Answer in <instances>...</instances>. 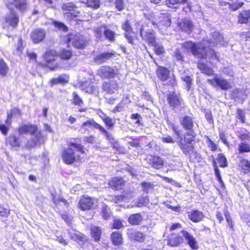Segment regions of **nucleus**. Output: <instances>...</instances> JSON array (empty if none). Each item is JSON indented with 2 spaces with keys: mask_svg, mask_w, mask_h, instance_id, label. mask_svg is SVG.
Returning a JSON list of instances; mask_svg holds the SVG:
<instances>
[{
  "mask_svg": "<svg viewBox=\"0 0 250 250\" xmlns=\"http://www.w3.org/2000/svg\"><path fill=\"white\" fill-rule=\"evenodd\" d=\"M180 124L187 131L183 134H182V131L175 125L172 124L171 128L178 138L176 143L179 148L183 154L188 157L189 161H191V155H193L195 158L199 155L197 151H195L197 134L194 129V118L185 115L180 120Z\"/></svg>",
  "mask_w": 250,
  "mask_h": 250,
  "instance_id": "obj_1",
  "label": "nucleus"
},
{
  "mask_svg": "<svg viewBox=\"0 0 250 250\" xmlns=\"http://www.w3.org/2000/svg\"><path fill=\"white\" fill-rule=\"evenodd\" d=\"M67 147L62 149L61 153V157L64 163L70 165L74 163H81L82 157L78 153L86 154L87 150L80 143L74 142H68Z\"/></svg>",
  "mask_w": 250,
  "mask_h": 250,
  "instance_id": "obj_2",
  "label": "nucleus"
},
{
  "mask_svg": "<svg viewBox=\"0 0 250 250\" xmlns=\"http://www.w3.org/2000/svg\"><path fill=\"white\" fill-rule=\"evenodd\" d=\"M182 46L186 49L190 48L192 54L199 59L205 60L207 58V47L201 42L187 41L182 44Z\"/></svg>",
  "mask_w": 250,
  "mask_h": 250,
  "instance_id": "obj_3",
  "label": "nucleus"
},
{
  "mask_svg": "<svg viewBox=\"0 0 250 250\" xmlns=\"http://www.w3.org/2000/svg\"><path fill=\"white\" fill-rule=\"evenodd\" d=\"M166 99L168 107L172 110H181L185 107V102L179 93L169 91L166 96Z\"/></svg>",
  "mask_w": 250,
  "mask_h": 250,
  "instance_id": "obj_4",
  "label": "nucleus"
},
{
  "mask_svg": "<svg viewBox=\"0 0 250 250\" xmlns=\"http://www.w3.org/2000/svg\"><path fill=\"white\" fill-rule=\"evenodd\" d=\"M21 115L22 112L21 109L17 107L12 108L7 113L6 119L5 121V124H0V131L3 135L6 136L7 135L12 123L13 117L15 116H20Z\"/></svg>",
  "mask_w": 250,
  "mask_h": 250,
  "instance_id": "obj_5",
  "label": "nucleus"
},
{
  "mask_svg": "<svg viewBox=\"0 0 250 250\" xmlns=\"http://www.w3.org/2000/svg\"><path fill=\"white\" fill-rule=\"evenodd\" d=\"M58 58V52L54 49L47 48L44 51L42 56V58L44 62V66L49 67L50 70H54L58 67V64L50 66Z\"/></svg>",
  "mask_w": 250,
  "mask_h": 250,
  "instance_id": "obj_6",
  "label": "nucleus"
},
{
  "mask_svg": "<svg viewBox=\"0 0 250 250\" xmlns=\"http://www.w3.org/2000/svg\"><path fill=\"white\" fill-rule=\"evenodd\" d=\"M85 126H92L94 128L98 129L101 133L104 135L105 139L109 141H112L114 140L113 136L109 133L106 129L99 124L97 122H95L93 119L87 120L85 122H83L82 125V127L84 128Z\"/></svg>",
  "mask_w": 250,
  "mask_h": 250,
  "instance_id": "obj_7",
  "label": "nucleus"
},
{
  "mask_svg": "<svg viewBox=\"0 0 250 250\" xmlns=\"http://www.w3.org/2000/svg\"><path fill=\"white\" fill-rule=\"evenodd\" d=\"M77 8V5L73 1L63 3L61 6L62 10L66 12L64 14V15L70 20L74 19L80 16V12L76 10Z\"/></svg>",
  "mask_w": 250,
  "mask_h": 250,
  "instance_id": "obj_8",
  "label": "nucleus"
},
{
  "mask_svg": "<svg viewBox=\"0 0 250 250\" xmlns=\"http://www.w3.org/2000/svg\"><path fill=\"white\" fill-rule=\"evenodd\" d=\"M95 203V201L94 197L84 194L80 197L77 206L78 208L81 210L87 211L94 208Z\"/></svg>",
  "mask_w": 250,
  "mask_h": 250,
  "instance_id": "obj_9",
  "label": "nucleus"
},
{
  "mask_svg": "<svg viewBox=\"0 0 250 250\" xmlns=\"http://www.w3.org/2000/svg\"><path fill=\"white\" fill-rule=\"evenodd\" d=\"M207 82L213 86L219 87L222 90H227L232 88L230 82L226 79L219 77L216 74L212 79H209Z\"/></svg>",
  "mask_w": 250,
  "mask_h": 250,
  "instance_id": "obj_10",
  "label": "nucleus"
},
{
  "mask_svg": "<svg viewBox=\"0 0 250 250\" xmlns=\"http://www.w3.org/2000/svg\"><path fill=\"white\" fill-rule=\"evenodd\" d=\"M149 56L153 59V61L157 66L156 69V76L159 81L165 82L167 81L170 78V70L165 66L160 65L153 58V56L149 54Z\"/></svg>",
  "mask_w": 250,
  "mask_h": 250,
  "instance_id": "obj_11",
  "label": "nucleus"
},
{
  "mask_svg": "<svg viewBox=\"0 0 250 250\" xmlns=\"http://www.w3.org/2000/svg\"><path fill=\"white\" fill-rule=\"evenodd\" d=\"M47 33L45 29L38 27L32 30L30 37L34 44H39L44 41Z\"/></svg>",
  "mask_w": 250,
  "mask_h": 250,
  "instance_id": "obj_12",
  "label": "nucleus"
},
{
  "mask_svg": "<svg viewBox=\"0 0 250 250\" xmlns=\"http://www.w3.org/2000/svg\"><path fill=\"white\" fill-rule=\"evenodd\" d=\"M97 75L102 79H114L116 75L115 70L109 65H103L97 71Z\"/></svg>",
  "mask_w": 250,
  "mask_h": 250,
  "instance_id": "obj_13",
  "label": "nucleus"
},
{
  "mask_svg": "<svg viewBox=\"0 0 250 250\" xmlns=\"http://www.w3.org/2000/svg\"><path fill=\"white\" fill-rule=\"evenodd\" d=\"M38 131V126L36 125L31 124H23L17 128V132L20 135L26 134L34 135Z\"/></svg>",
  "mask_w": 250,
  "mask_h": 250,
  "instance_id": "obj_14",
  "label": "nucleus"
},
{
  "mask_svg": "<svg viewBox=\"0 0 250 250\" xmlns=\"http://www.w3.org/2000/svg\"><path fill=\"white\" fill-rule=\"evenodd\" d=\"M126 185V181L121 176H115L111 178L108 182L109 188L114 190H120L124 188Z\"/></svg>",
  "mask_w": 250,
  "mask_h": 250,
  "instance_id": "obj_15",
  "label": "nucleus"
},
{
  "mask_svg": "<svg viewBox=\"0 0 250 250\" xmlns=\"http://www.w3.org/2000/svg\"><path fill=\"white\" fill-rule=\"evenodd\" d=\"M147 162L151 167L156 169L162 168L164 166V160L157 155H149L147 157Z\"/></svg>",
  "mask_w": 250,
  "mask_h": 250,
  "instance_id": "obj_16",
  "label": "nucleus"
},
{
  "mask_svg": "<svg viewBox=\"0 0 250 250\" xmlns=\"http://www.w3.org/2000/svg\"><path fill=\"white\" fill-rule=\"evenodd\" d=\"M177 27L179 30L191 33L194 29V25L192 21L187 18H183L177 23Z\"/></svg>",
  "mask_w": 250,
  "mask_h": 250,
  "instance_id": "obj_17",
  "label": "nucleus"
},
{
  "mask_svg": "<svg viewBox=\"0 0 250 250\" xmlns=\"http://www.w3.org/2000/svg\"><path fill=\"white\" fill-rule=\"evenodd\" d=\"M4 20L5 23L13 28H16L20 21L18 14L13 10L7 14L4 17Z\"/></svg>",
  "mask_w": 250,
  "mask_h": 250,
  "instance_id": "obj_18",
  "label": "nucleus"
},
{
  "mask_svg": "<svg viewBox=\"0 0 250 250\" xmlns=\"http://www.w3.org/2000/svg\"><path fill=\"white\" fill-rule=\"evenodd\" d=\"M103 91L108 94H112L118 89V84L116 81L104 82L102 85Z\"/></svg>",
  "mask_w": 250,
  "mask_h": 250,
  "instance_id": "obj_19",
  "label": "nucleus"
},
{
  "mask_svg": "<svg viewBox=\"0 0 250 250\" xmlns=\"http://www.w3.org/2000/svg\"><path fill=\"white\" fill-rule=\"evenodd\" d=\"M73 46L77 49L84 48L87 43L88 40L83 35L80 34H74Z\"/></svg>",
  "mask_w": 250,
  "mask_h": 250,
  "instance_id": "obj_20",
  "label": "nucleus"
},
{
  "mask_svg": "<svg viewBox=\"0 0 250 250\" xmlns=\"http://www.w3.org/2000/svg\"><path fill=\"white\" fill-rule=\"evenodd\" d=\"M5 144L11 148L19 147L21 146V141L16 135L14 134H10L5 139Z\"/></svg>",
  "mask_w": 250,
  "mask_h": 250,
  "instance_id": "obj_21",
  "label": "nucleus"
},
{
  "mask_svg": "<svg viewBox=\"0 0 250 250\" xmlns=\"http://www.w3.org/2000/svg\"><path fill=\"white\" fill-rule=\"evenodd\" d=\"M230 96L234 101L243 104L247 97V94L242 90L236 88L231 91Z\"/></svg>",
  "mask_w": 250,
  "mask_h": 250,
  "instance_id": "obj_22",
  "label": "nucleus"
},
{
  "mask_svg": "<svg viewBox=\"0 0 250 250\" xmlns=\"http://www.w3.org/2000/svg\"><path fill=\"white\" fill-rule=\"evenodd\" d=\"M69 81V76L66 74L60 75L57 78H52L50 80L49 84L51 86L58 84L64 85L67 84Z\"/></svg>",
  "mask_w": 250,
  "mask_h": 250,
  "instance_id": "obj_23",
  "label": "nucleus"
},
{
  "mask_svg": "<svg viewBox=\"0 0 250 250\" xmlns=\"http://www.w3.org/2000/svg\"><path fill=\"white\" fill-rule=\"evenodd\" d=\"M127 234L130 239L138 242H143L146 238V235L142 232L133 229H128Z\"/></svg>",
  "mask_w": 250,
  "mask_h": 250,
  "instance_id": "obj_24",
  "label": "nucleus"
},
{
  "mask_svg": "<svg viewBox=\"0 0 250 250\" xmlns=\"http://www.w3.org/2000/svg\"><path fill=\"white\" fill-rule=\"evenodd\" d=\"M188 2V0H165V4L167 8L176 11L180 5L186 4Z\"/></svg>",
  "mask_w": 250,
  "mask_h": 250,
  "instance_id": "obj_25",
  "label": "nucleus"
},
{
  "mask_svg": "<svg viewBox=\"0 0 250 250\" xmlns=\"http://www.w3.org/2000/svg\"><path fill=\"white\" fill-rule=\"evenodd\" d=\"M197 67L201 73L205 75L211 76L214 75L213 68L209 66L208 64L204 62H198L197 63Z\"/></svg>",
  "mask_w": 250,
  "mask_h": 250,
  "instance_id": "obj_26",
  "label": "nucleus"
},
{
  "mask_svg": "<svg viewBox=\"0 0 250 250\" xmlns=\"http://www.w3.org/2000/svg\"><path fill=\"white\" fill-rule=\"evenodd\" d=\"M115 56V52H104L96 56L94 60L100 63L104 62Z\"/></svg>",
  "mask_w": 250,
  "mask_h": 250,
  "instance_id": "obj_27",
  "label": "nucleus"
},
{
  "mask_svg": "<svg viewBox=\"0 0 250 250\" xmlns=\"http://www.w3.org/2000/svg\"><path fill=\"white\" fill-rule=\"evenodd\" d=\"M11 4L20 12H24L28 9L27 0H12Z\"/></svg>",
  "mask_w": 250,
  "mask_h": 250,
  "instance_id": "obj_28",
  "label": "nucleus"
},
{
  "mask_svg": "<svg viewBox=\"0 0 250 250\" xmlns=\"http://www.w3.org/2000/svg\"><path fill=\"white\" fill-rule=\"evenodd\" d=\"M182 232L190 248L193 250H197L198 248V246L194 237L187 231L183 230Z\"/></svg>",
  "mask_w": 250,
  "mask_h": 250,
  "instance_id": "obj_29",
  "label": "nucleus"
},
{
  "mask_svg": "<svg viewBox=\"0 0 250 250\" xmlns=\"http://www.w3.org/2000/svg\"><path fill=\"white\" fill-rule=\"evenodd\" d=\"M250 19V10H244L238 15V22L240 24L247 23Z\"/></svg>",
  "mask_w": 250,
  "mask_h": 250,
  "instance_id": "obj_30",
  "label": "nucleus"
},
{
  "mask_svg": "<svg viewBox=\"0 0 250 250\" xmlns=\"http://www.w3.org/2000/svg\"><path fill=\"white\" fill-rule=\"evenodd\" d=\"M81 3L93 10H97L100 7L101 0H80Z\"/></svg>",
  "mask_w": 250,
  "mask_h": 250,
  "instance_id": "obj_31",
  "label": "nucleus"
},
{
  "mask_svg": "<svg viewBox=\"0 0 250 250\" xmlns=\"http://www.w3.org/2000/svg\"><path fill=\"white\" fill-rule=\"evenodd\" d=\"M145 41L151 46L156 45V39L153 30L147 31L145 35Z\"/></svg>",
  "mask_w": 250,
  "mask_h": 250,
  "instance_id": "obj_32",
  "label": "nucleus"
},
{
  "mask_svg": "<svg viewBox=\"0 0 250 250\" xmlns=\"http://www.w3.org/2000/svg\"><path fill=\"white\" fill-rule=\"evenodd\" d=\"M73 56V51L72 50L62 48L58 53V57L62 60L67 61L70 60Z\"/></svg>",
  "mask_w": 250,
  "mask_h": 250,
  "instance_id": "obj_33",
  "label": "nucleus"
},
{
  "mask_svg": "<svg viewBox=\"0 0 250 250\" xmlns=\"http://www.w3.org/2000/svg\"><path fill=\"white\" fill-rule=\"evenodd\" d=\"M127 101L126 103L128 104L131 102L128 96L123 97L122 100L112 109L111 112L115 114L117 112H121L125 106L124 105V101Z\"/></svg>",
  "mask_w": 250,
  "mask_h": 250,
  "instance_id": "obj_34",
  "label": "nucleus"
},
{
  "mask_svg": "<svg viewBox=\"0 0 250 250\" xmlns=\"http://www.w3.org/2000/svg\"><path fill=\"white\" fill-rule=\"evenodd\" d=\"M91 234L92 238L95 241H98L100 240L102 234V229L99 227L93 226L90 229Z\"/></svg>",
  "mask_w": 250,
  "mask_h": 250,
  "instance_id": "obj_35",
  "label": "nucleus"
},
{
  "mask_svg": "<svg viewBox=\"0 0 250 250\" xmlns=\"http://www.w3.org/2000/svg\"><path fill=\"white\" fill-rule=\"evenodd\" d=\"M111 239L113 244L115 246H119L122 244L123 238L122 234L118 232H114L111 234Z\"/></svg>",
  "mask_w": 250,
  "mask_h": 250,
  "instance_id": "obj_36",
  "label": "nucleus"
},
{
  "mask_svg": "<svg viewBox=\"0 0 250 250\" xmlns=\"http://www.w3.org/2000/svg\"><path fill=\"white\" fill-rule=\"evenodd\" d=\"M9 72V67L2 58H0V76L6 77Z\"/></svg>",
  "mask_w": 250,
  "mask_h": 250,
  "instance_id": "obj_37",
  "label": "nucleus"
},
{
  "mask_svg": "<svg viewBox=\"0 0 250 250\" xmlns=\"http://www.w3.org/2000/svg\"><path fill=\"white\" fill-rule=\"evenodd\" d=\"M52 25L58 30L63 32H66L68 31V27L62 22L53 20L51 22Z\"/></svg>",
  "mask_w": 250,
  "mask_h": 250,
  "instance_id": "obj_38",
  "label": "nucleus"
},
{
  "mask_svg": "<svg viewBox=\"0 0 250 250\" xmlns=\"http://www.w3.org/2000/svg\"><path fill=\"white\" fill-rule=\"evenodd\" d=\"M102 121L106 127L107 130H111L114 128L115 122L114 120L111 118L110 116L107 115L106 117L103 119Z\"/></svg>",
  "mask_w": 250,
  "mask_h": 250,
  "instance_id": "obj_39",
  "label": "nucleus"
},
{
  "mask_svg": "<svg viewBox=\"0 0 250 250\" xmlns=\"http://www.w3.org/2000/svg\"><path fill=\"white\" fill-rule=\"evenodd\" d=\"M82 90L85 92L93 93L96 90L95 86L87 82H83L81 84Z\"/></svg>",
  "mask_w": 250,
  "mask_h": 250,
  "instance_id": "obj_40",
  "label": "nucleus"
},
{
  "mask_svg": "<svg viewBox=\"0 0 250 250\" xmlns=\"http://www.w3.org/2000/svg\"><path fill=\"white\" fill-rule=\"evenodd\" d=\"M238 153H244L250 152V145L245 142H241L238 146Z\"/></svg>",
  "mask_w": 250,
  "mask_h": 250,
  "instance_id": "obj_41",
  "label": "nucleus"
},
{
  "mask_svg": "<svg viewBox=\"0 0 250 250\" xmlns=\"http://www.w3.org/2000/svg\"><path fill=\"white\" fill-rule=\"evenodd\" d=\"M101 214L104 219H108L112 216L110 209L105 204L103 205L102 207Z\"/></svg>",
  "mask_w": 250,
  "mask_h": 250,
  "instance_id": "obj_42",
  "label": "nucleus"
},
{
  "mask_svg": "<svg viewBox=\"0 0 250 250\" xmlns=\"http://www.w3.org/2000/svg\"><path fill=\"white\" fill-rule=\"evenodd\" d=\"M162 20L160 21L162 26L166 27H170L171 24V18L170 15L167 14H162Z\"/></svg>",
  "mask_w": 250,
  "mask_h": 250,
  "instance_id": "obj_43",
  "label": "nucleus"
},
{
  "mask_svg": "<svg viewBox=\"0 0 250 250\" xmlns=\"http://www.w3.org/2000/svg\"><path fill=\"white\" fill-rule=\"evenodd\" d=\"M183 241V238L182 236H176L175 238L170 237L168 239V245L171 247H178Z\"/></svg>",
  "mask_w": 250,
  "mask_h": 250,
  "instance_id": "obj_44",
  "label": "nucleus"
},
{
  "mask_svg": "<svg viewBox=\"0 0 250 250\" xmlns=\"http://www.w3.org/2000/svg\"><path fill=\"white\" fill-rule=\"evenodd\" d=\"M69 234L71 239L75 241H83L84 239V235L79 231H76V230L69 231Z\"/></svg>",
  "mask_w": 250,
  "mask_h": 250,
  "instance_id": "obj_45",
  "label": "nucleus"
},
{
  "mask_svg": "<svg viewBox=\"0 0 250 250\" xmlns=\"http://www.w3.org/2000/svg\"><path fill=\"white\" fill-rule=\"evenodd\" d=\"M40 136L36 135L35 137L30 139L27 141L25 144V146L28 148L34 147L39 142H40Z\"/></svg>",
  "mask_w": 250,
  "mask_h": 250,
  "instance_id": "obj_46",
  "label": "nucleus"
},
{
  "mask_svg": "<svg viewBox=\"0 0 250 250\" xmlns=\"http://www.w3.org/2000/svg\"><path fill=\"white\" fill-rule=\"evenodd\" d=\"M239 167L245 173L250 171V162L247 159H242L240 161Z\"/></svg>",
  "mask_w": 250,
  "mask_h": 250,
  "instance_id": "obj_47",
  "label": "nucleus"
},
{
  "mask_svg": "<svg viewBox=\"0 0 250 250\" xmlns=\"http://www.w3.org/2000/svg\"><path fill=\"white\" fill-rule=\"evenodd\" d=\"M216 160L219 164V166L221 167H225L228 166L227 160L223 153H219L217 155Z\"/></svg>",
  "mask_w": 250,
  "mask_h": 250,
  "instance_id": "obj_48",
  "label": "nucleus"
},
{
  "mask_svg": "<svg viewBox=\"0 0 250 250\" xmlns=\"http://www.w3.org/2000/svg\"><path fill=\"white\" fill-rule=\"evenodd\" d=\"M189 219H202L204 217V213L198 209H194L188 214Z\"/></svg>",
  "mask_w": 250,
  "mask_h": 250,
  "instance_id": "obj_49",
  "label": "nucleus"
},
{
  "mask_svg": "<svg viewBox=\"0 0 250 250\" xmlns=\"http://www.w3.org/2000/svg\"><path fill=\"white\" fill-rule=\"evenodd\" d=\"M104 34L105 38L110 42H113L115 41V33L109 29V28H105L104 31Z\"/></svg>",
  "mask_w": 250,
  "mask_h": 250,
  "instance_id": "obj_50",
  "label": "nucleus"
},
{
  "mask_svg": "<svg viewBox=\"0 0 250 250\" xmlns=\"http://www.w3.org/2000/svg\"><path fill=\"white\" fill-rule=\"evenodd\" d=\"M72 103L73 104L80 106L83 104V99L79 96L77 92H73L72 93Z\"/></svg>",
  "mask_w": 250,
  "mask_h": 250,
  "instance_id": "obj_51",
  "label": "nucleus"
},
{
  "mask_svg": "<svg viewBox=\"0 0 250 250\" xmlns=\"http://www.w3.org/2000/svg\"><path fill=\"white\" fill-rule=\"evenodd\" d=\"M207 139V143L208 144V146L211 151H215L218 149L221 150V149L218 147L217 145L214 143L208 136H206Z\"/></svg>",
  "mask_w": 250,
  "mask_h": 250,
  "instance_id": "obj_52",
  "label": "nucleus"
},
{
  "mask_svg": "<svg viewBox=\"0 0 250 250\" xmlns=\"http://www.w3.org/2000/svg\"><path fill=\"white\" fill-rule=\"evenodd\" d=\"M244 4V2H234L232 3H229L228 4L229 5V10L232 11H236L239 8H241Z\"/></svg>",
  "mask_w": 250,
  "mask_h": 250,
  "instance_id": "obj_53",
  "label": "nucleus"
},
{
  "mask_svg": "<svg viewBox=\"0 0 250 250\" xmlns=\"http://www.w3.org/2000/svg\"><path fill=\"white\" fill-rule=\"evenodd\" d=\"M181 80L186 83V89L187 91H189L191 87L192 83L193 80L192 78L190 76L187 75L182 77Z\"/></svg>",
  "mask_w": 250,
  "mask_h": 250,
  "instance_id": "obj_54",
  "label": "nucleus"
},
{
  "mask_svg": "<svg viewBox=\"0 0 250 250\" xmlns=\"http://www.w3.org/2000/svg\"><path fill=\"white\" fill-rule=\"evenodd\" d=\"M236 117L242 123L244 124L246 122L245 113L243 109L240 108L237 109Z\"/></svg>",
  "mask_w": 250,
  "mask_h": 250,
  "instance_id": "obj_55",
  "label": "nucleus"
},
{
  "mask_svg": "<svg viewBox=\"0 0 250 250\" xmlns=\"http://www.w3.org/2000/svg\"><path fill=\"white\" fill-rule=\"evenodd\" d=\"M212 165H213V167L214 168L215 174L216 177L217 179V180L219 182H222V180L221 176L220 175V171L218 169V166L217 165L216 160L214 159H213L212 160Z\"/></svg>",
  "mask_w": 250,
  "mask_h": 250,
  "instance_id": "obj_56",
  "label": "nucleus"
},
{
  "mask_svg": "<svg viewBox=\"0 0 250 250\" xmlns=\"http://www.w3.org/2000/svg\"><path fill=\"white\" fill-rule=\"evenodd\" d=\"M245 132H238L237 136L240 140L241 141H245L246 140H249L250 137V133L247 129H244Z\"/></svg>",
  "mask_w": 250,
  "mask_h": 250,
  "instance_id": "obj_57",
  "label": "nucleus"
},
{
  "mask_svg": "<svg viewBox=\"0 0 250 250\" xmlns=\"http://www.w3.org/2000/svg\"><path fill=\"white\" fill-rule=\"evenodd\" d=\"M174 56L177 61H184V56L179 49H177L175 50L174 52Z\"/></svg>",
  "mask_w": 250,
  "mask_h": 250,
  "instance_id": "obj_58",
  "label": "nucleus"
},
{
  "mask_svg": "<svg viewBox=\"0 0 250 250\" xmlns=\"http://www.w3.org/2000/svg\"><path fill=\"white\" fill-rule=\"evenodd\" d=\"M141 186L143 188V190L146 192H148L150 190H152L154 188V185L152 184L146 182H142Z\"/></svg>",
  "mask_w": 250,
  "mask_h": 250,
  "instance_id": "obj_59",
  "label": "nucleus"
},
{
  "mask_svg": "<svg viewBox=\"0 0 250 250\" xmlns=\"http://www.w3.org/2000/svg\"><path fill=\"white\" fill-rule=\"evenodd\" d=\"M115 6L119 11H121L125 9V3L124 0H115Z\"/></svg>",
  "mask_w": 250,
  "mask_h": 250,
  "instance_id": "obj_60",
  "label": "nucleus"
},
{
  "mask_svg": "<svg viewBox=\"0 0 250 250\" xmlns=\"http://www.w3.org/2000/svg\"><path fill=\"white\" fill-rule=\"evenodd\" d=\"M122 28L125 32H133L132 28L130 25L129 21L126 20L122 25Z\"/></svg>",
  "mask_w": 250,
  "mask_h": 250,
  "instance_id": "obj_61",
  "label": "nucleus"
},
{
  "mask_svg": "<svg viewBox=\"0 0 250 250\" xmlns=\"http://www.w3.org/2000/svg\"><path fill=\"white\" fill-rule=\"evenodd\" d=\"M106 28V26L104 25H101L100 26L97 27L95 30V33L96 36V37L99 39H101L103 37V29H104Z\"/></svg>",
  "mask_w": 250,
  "mask_h": 250,
  "instance_id": "obj_62",
  "label": "nucleus"
},
{
  "mask_svg": "<svg viewBox=\"0 0 250 250\" xmlns=\"http://www.w3.org/2000/svg\"><path fill=\"white\" fill-rule=\"evenodd\" d=\"M224 215L226 219H229L230 217L229 213L227 209H224L222 211H218L217 213V217L218 219H223V216Z\"/></svg>",
  "mask_w": 250,
  "mask_h": 250,
  "instance_id": "obj_63",
  "label": "nucleus"
},
{
  "mask_svg": "<svg viewBox=\"0 0 250 250\" xmlns=\"http://www.w3.org/2000/svg\"><path fill=\"white\" fill-rule=\"evenodd\" d=\"M154 46L155 47L154 52L157 55L160 56L165 53V50L162 46L158 45L156 43V45Z\"/></svg>",
  "mask_w": 250,
  "mask_h": 250,
  "instance_id": "obj_64",
  "label": "nucleus"
}]
</instances>
